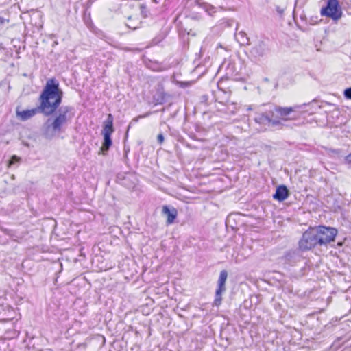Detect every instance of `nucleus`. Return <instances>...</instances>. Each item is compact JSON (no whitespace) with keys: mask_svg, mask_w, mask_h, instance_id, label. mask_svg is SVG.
I'll return each instance as SVG.
<instances>
[{"mask_svg":"<svg viewBox=\"0 0 351 351\" xmlns=\"http://www.w3.org/2000/svg\"><path fill=\"white\" fill-rule=\"evenodd\" d=\"M62 97L63 92L59 87V83L53 78L49 79L39 97L40 105L30 110L20 111L17 109L16 116L21 121H24L40 112L45 116L54 114V118L48 119L42 128L43 136L47 139H52L57 134L63 132V127L74 116L73 107L62 106L59 108Z\"/></svg>","mask_w":351,"mask_h":351,"instance_id":"nucleus-1","label":"nucleus"},{"mask_svg":"<svg viewBox=\"0 0 351 351\" xmlns=\"http://www.w3.org/2000/svg\"><path fill=\"white\" fill-rule=\"evenodd\" d=\"M320 241L322 240L318 237L316 227L309 228L303 233L299 241V248L302 251L310 250L317 246H321Z\"/></svg>","mask_w":351,"mask_h":351,"instance_id":"nucleus-2","label":"nucleus"},{"mask_svg":"<svg viewBox=\"0 0 351 351\" xmlns=\"http://www.w3.org/2000/svg\"><path fill=\"white\" fill-rule=\"evenodd\" d=\"M113 121V116L111 114H109L107 119L104 122V127L101 132V134L104 136V141L101 148L103 152L108 151L112 144L111 134L114 132Z\"/></svg>","mask_w":351,"mask_h":351,"instance_id":"nucleus-3","label":"nucleus"},{"mask_svg":"<svg viewBox=\"0 0 351 351\" xmlns=\"http://www.w3.org/2000/svg\"><path fill=\"white\" fill-rule=\"evenodd\" d=\"M298 108H299L298 106L290 107H282L280 106H275L273 112L274 113H277L278 117L274 118L281 121L282 123V127L280 128H278V130H282L284 127H287L288 125L286 124L287 121L295 120L296 119L295 117H290V115L292 112H295Z\"/></svg>","mask_w":351,"mask_h":351,"instance_id":"nucleus-4","label":"nucleus"},{"mask_svg":"<svg viewBox=\"0 0 351 351\" xmlns=\"http://www.w3.org/2000/svg\"><path fill=\"white\" fill-rule=\"evenodd\" d=\"M321 14L337 21L342 16V10L338 0H327L326 6L321 10Z\"/></svg>","mask_w":351,"mask_h":351,"instance_id":"nucleus-5","label":"nucleus"},{"mask_svg":"<svg viewBox=\"0 0 351 351\" xmlns=\"http://www.w3.org/2000/svg\"><path fill=\"white\" fill-rule=\"evenodd\" d=\"M274 112L267 113H256L254 119V121L263 126L273 127L276 129L282 127L281 121L274 119Z\"/></svg>","mask_w":351,"mask_h":351,"instance_id":"nucleus-6","label":"nucleus"},{"mask_svg":"<svg viewBox=\"0 0 351 351\" xmlns=\"http://www.w3.org/2000/svg\"><path fill=\"white\" fill-rule=\"evenodd\" d=\"M318 237L322 239L320 245H326L332 241H335V238L337 234V230L335 228L326 227L324 226H316Z\"/></svg>","mask_w":351,"mask_h":351,"instance_id":"nucleus-7","label":"nucleus"},{"mask_svg":"<svg viewBox=\"0 0 351 351\" xmlns=\"http://www.w3.org/2000/svg\"><path fill=\"white\" fill-rule=\"evenodd\" d=\"M269 52L268 43L265 40H259L250 50V57L254 60H259Z\"/></svg>","mask_w":351,"mask_h":351,"instance_id":"nucleus-8","label":"nucleus"},{"mask_svg":"<svg viewBox=\"0 0 351 351\" xmlns=\"http://www.w3.org/2000/svg\"><path fill=\"white\" fill-rule=\"evenodd\" d=\"M289 195L288 189L285 185H280L276 188V193L273 195V198L279 202L285 200Z\"/></svg>","mask_w":351,"mask_h":351,"instance_id":"nucleus-9","label":"nucleus"},{"mask_svg":"<svg viewBox=\"0 0 351 351\" xmlns=\"http://www.w3.org/2000/svg\"><path fill=\"white\" fill-rule=\"evenodd\" d=\"M162 213L167 217V224H171L173 223L178 215L177 210L175 208L172 207L170 208L167 206H163Z\"/></svg>","mask_w":351,"mask_h":351,"instance_id":"nucleus-10","label":"nucleus"},{"mask_svg":"<svg viewBox=\"0 0 351 351\" xmlns=\"http://www.w3.org/2000/svg\"><path fill=\"white\" fill-rule=\"evenodd\" d=\"M228 278V272L226 270L220 271L219 277L217 282V289L226 291V282Z\"/></svg>","mask_w":351,"mask_h":351,"instance_id":"nucleus-11","label":"nucleus"},{"mask_svg":"<svg viewBox=\"0 0 351 351\" xmlns=\"http://www.w3.org/2000/svg\"><path fill=\"white\" fill-rule=\"evenodd\" d=\"M167 94L165 93L164 88L162 86H158L157 93L154 95V100L160 104H163L166 101Z\"/></svg>","mask_w":351,"mask_h":351,"instance_id":"nucleus-12","label":"nucleus"},{"mask_svg":"<svg viewBox=\"0 0 351 351\" xmlns=\"http://www.w3.org/2000/svg\"><path fill=\"white\" fill-rule=\"evenodd\" d=\"M236 39L242 45H248L250 44V38L247 37L246 33L243 31H240L235 34Z\"/></svg>","mask_w":351,"mask_h":351,"instance_id":"nucleus-13","label":"nucleus"},{"mask_svg":"<svg viewBox=\"0 0 351 351\" xmlns=\"http://www.w3.org/2000/svg\"><path fill=\"white\" fill-rule=\"evenodd\" d=\"M197 3L201 8H202L205 10V12H206L210 16H212L214 13L216 12V8H215L214 6L208 3H199V1H197Z\"/></svg>","mask_w":351,"mask_h":351,"instance_id":"nucleus-14","label":"nucleus"},{"mask_svg":"<svg viewBox=\"0 0 351 351\" xmlns=\"http://www.w3.org/2000/svg\"><path fill=\"white\" fill-rule=\"evenodd\" d=\"M224 291L216 289L215 291V298L213 302V305L216 306H219L221 304L222 301V293H224Z\"/></svg>","mask_w":351,"mask_h":351,"instance_id":"nucleus-15","label":"nucleus"},{"mask_svg":"<svg viewBox=\"0 0 351 351\" xmlns=\"http://www.w3.org/2000/svg\"><path fill=\"white\" fill-rule=\"evenodd\" d=\"M140 8H141V14L144 19H146L151 16V14L149 13V11L147 9L146 5H141Z\"/></svg>","mask_w":351,"mask_h":351,"instance_id":"nucleus-16","label":"nucleus"},{"mask_svg":"<svg viewBox=\"0 0 351 351\" xmlns=\"http://www.w3.org/2000/svg\"><path fill=\"white\" fill-rule=\"evenodd\" d=\"M343 94L346 99H351V87L345 89Z\"/></svg>","mask_w":351,"mask_h":351,"instance_id":"nucleus-17","label":"nucleus"},{"mask_svg":"<svg viewBox=\"0 0 351 351\" xmlns=\"http://www.w3.org/2000/svg\"><path fill=\"white\" fill-rule=\"evenodd\" d=\"M20 160V158L14 155L12 156L10 160V165L14 164L15 162H17Z\"/></svg>","mask_w":351,"mask_h":351,"instance_id":"nucleus-18","label":"nucleus"},{"mask_svg":"<svg viewBox=\"0 0 351 351\" xmlns=\"http://www.w3.org/2000/svg\"><path fill=\"white\" fill-rule=\"evenodd\" d=\"M164 136L162 133L158 134L157 136V141L159 144H162L164 142Z\"/></svg>","mask_w":351,"mask_h":351,"instance_id":"nucleus-19","label":"nucleus"},{"mask_svg":"<svg viewBox=\"0 0 351 351\" xmlns=\"http://www.w3.org/2000/svg\"><path fill=\"white\" fill-rule=\"evenodd\" d=\"M345 162L351 167V153L345 157Z\"/></svg>","mask_w":351,"mask_h":351,"instance_id":"nucleus-20","label":"nucleus"},{"mask_svg":"<svg viewBox=\"0 0 351 351\" xmlns=\"http://www.w3.org/2000/svg\"><path fill=\"white\" fill-rule=\"evenodd\" d=\"M276 10L280 16H282L284 14L285 9L283 8H281L280 6L276 7Z\"/></svg>","mask_w":351,"mask_h":351,"instance_id":"nucleus-21","label":"nucleus"},{"mask_svg":"<svg viewBox=\"0 0 351 351\" xmlns=\"http://www.w3.org/2000/svg\"><path fill=\"white\" fill-rule=\"evenodd\" d=\"M5 21L8 22V20H6L5 19L0 16V25L3 24Z\"/></svg>","mask_w":351,"mask_h":351,"instance_id":"nucleus-22","label":"nucleus"},{"mask_svg":"<svg viewBox=\"0 0 351 351\" xmlns=\"http://www.w3.org/2000/svg\"><path fill=\"white\" fill-rule=\"evenodd\" d=\"M96 0H88V3L92 4Z\"/></svg>","mask_w":351,"mask_h":351,"instance_id":"nucleus-23","label":"nucleus"},{"mask_svg":"<svg viewBox=\"0 0 351 351\" xmlns=\"http://www.w3.org/2000/svg\"><path fill=\"white\" fill-rule=\"evenodd\" d=\"M148 114H149V113H147L146 114H145V115H143V116H140V117H138V118H141V117H147Z\"/></svg>","mask_w":351,"mask_h":351,"instance_id":"nucleus-24","label":"nucleus"},{"mask_svg":"<svg viewBox=\"0 0 351 351\" xmlns=\"http://www.w3.org/2000/svg\"><path fill=\"white\" fill-rule=\"evenodd\" d=\"M248 110H252V108L251 106H249L248 108H247Z\"/></svg>","mask_w":351,"mask_h":351,"instance_id":"nucleus-25","label":"nucleus"},{"mask_svg":"<svg viewBox=\"0 0 351 351\" xmlns=\"http://www.w3.org/2000/svg\"><path fill=\"white\" fill-rule=\"evenodd\" d=\"M289 254H290V252L287 253V255H286V256H289Z\"/></svg>","mask_w":351,"mask_h":351,"instance_id":"nucleus-26","label":"nucleus"}]
</instances>
